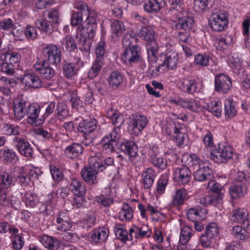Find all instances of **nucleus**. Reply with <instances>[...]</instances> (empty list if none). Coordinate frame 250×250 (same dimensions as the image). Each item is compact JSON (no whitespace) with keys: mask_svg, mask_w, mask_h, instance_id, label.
I'll return each instance as SVG.
<instances>
[{"mask_svg":"<svg viewBox=\"0 0 250 250\" xmlns=\"http://www.w3.org/2000/svg\"><path fill=\"white\" fill-rule=\"evenodd\" d=\"M77 11H74L71 16V23L73 26L82 23L83 17L86 16L85 21L78 28L77 35L78 44L83 45L86 51L90 50L91 39L94 37L97 29V15L93 11L88 10L87 6L82 1L78 2Z\"/></svg>","mask_w":250,"mask_h":250,"instance_id":"f257e3e1","label":"nucleus"},{"mask_svg":"<svg viewBox=\"0 0 250 250\" xmlns=\"http://www.w3.org/2000/svg\"><path fill=\"white\" fill-rule=\"evenodd\" d=\"M27 101L22 96L16 98L13 102V110L15 117L19 120L22 119L25 115L27 116V122L32 126H36L42 125L44 118L40 117L41 107L36 105H29L26 108Z\"/></svg>","mask_w":250,"mask_h":250,"instance_id":"f03ea898","label":"nucleus"},{"mask_svg":"<svg viewBox=\"0 0 250 250\" xmlns=\"http://www.w3.org/2000/svg\"><path fill=\"white\" fill-rule=\"evenodd\" d=\"M125 47L122 60L125 62L135 63L141 59L140 49L137 44V39L130 35H127L123 39Z\"/></svg>","mask_w":250,"mask_h":250,"instance_id":"7ed1b4c3","label":"nucleus"},{"mask_svg":"<svg viewBox=\"0 0 250 250\" xmlns=\"http://www.w3.org/2000/svg\"><path fill=\"white\" fill-rule=\"evenodd\" d=\"M154 31L152 27L144 26L139 32L140 37L146 41V48L148 58L150 61H156V54L158 52V47L154 39Z\"/></svg>","mask_w":250,"mask_h":250,"instance_id":"20e7f679","label":"nucleus"},{"mask_svg":"<svg viewBox=\"0 0 250 250\" xmlns=\"http://www.w3.org/2000/svg\"><path fill=\"white\" fill-rule=\"evenodd\" d=\"M101 166H103V164L97 162V156L91 157L89 167H84L81 171L83 179L90 185L97 183V174Z\"/></svg>","mask_w":250,"mask_h":250,"instance_id":"39448f33","label":"nucleus"},{"mask_svg":"<svg viewBox=\"0 0 250 250\" xmlns=\"http://www.w3.org/2000/svg\"><path fill=\"white\" fill-rule=\"evenodd\" d=\"M210 28L216 32L225 30L228 24V13L224 10H218L212 14L209 19Z\"/></svg>","mask_w":250,"mask_h":250,"instance_id":"423d86ee","label":"nucleus"},{"mask_svg":"<svg viewBox=\"0 0 250 250\" xmlns=\"http://www.w3.org/2000/svg\"><path fill=\"white\" fill-rule=\"evenodd\" d=\"M232 156V149L228 146L223 144H219L218 148L211 153L210 158L217 163L226 162Z\"/></svg>","mask_w":250,"mask_h":250,"instance_id":"0eeeda50","label":"nucleus"},{"mask_svg":"<svg viewBox=\"0 0 250 250\" xmlns=\"http://www.w3.org/2000/svg\"><path fill=\"white\" fill-rule=\"evenodd\" d=\"M215 90L220 93H227L232 87L230 77L224 74L217 75L215 78Z\"/></svg>","mask_w":250,"mask_h":250,"instance_id":"6e6552de","label":"nucleus"},{"mask_svg":"<svg viewBox=\"0 0 250 250\" xmlns=\"http://www.w3.org/2000/svg\"><path fill=\"white\" fill-rule=\"evenodd\" d=\"M15 147L19 153L26 157H32L33 149L29 143L24 138L15 137L13 139Z\"/></svg>","mask_w":250,"mask_h":250,"instance_id":"1a4fd4ad","label":"nucleus"},{"mask_svg":"<svg viewBox=\"0 0 250 250\" xmlns=\"http://www.w3.org/2000/svg\"><path fill=\"white\" fill-rule=\"evenodd\" d=\"M44 51L50 64L57 65L61 62V52L56 45L52 44L47 45L44 48Z\"/></svg>","mask_w":250,"mask_h":250,"instance_id":"9d476101","label":"nucleus"},{"mask_svg":"<svg viewBox=\"0 0 250 250\" xmlns=\"http://www.w3.org/2000/svg\"><path fill=\"white\" fill-rule=\"evenodd\" d=\"M97 122L93 118L83 120L79 123L77 129L83 136L91 135L97 127Z\"/></svg>","mask_w":250,"mask_h":250,"instance_id":"9b49d317","label":"nucleus"},{"mask_svg":"<svg viewBox=\"0 0 250 250\" xmlns=\"http://www.w3.org/2000/svg\"><path fill=\"white\" fill-rule=\"evenodd\" d=\"M119 129L114 128L112 132L108 135L104 136L102 140L101 144L103 147L109 152L114 150L115 145L117 143L119 136L118 135Z\"/></svg>","mask_w":250,"mask_h":250,"instance_id":"f8f14e48","label":"nucleus"},{"mask_svg":"<svg viewBox=\"0 0 250 250\" xmlns=\"http://www.w3.org/2000/svg\"><path fill=\"white\" fill-rule=\"evenodd\" d=\"M34 68L42 78L48 80H51L55 74L54 69L50 66L44 60L42 62H36L34 64Z\"/></svg>","mask_w":250,"mask_h":250,"instance_id":"ddd939ff","label":"nucleus"},{"mask_svg":"<svg viewBox=\"0 0 250 250\" xmlns=\"http://www.w3.org/2000/svg\"><path fill=\"white\" fill-rule=\"evenodd\" d=\"M21 81L26 86L33 88H40L42 85L40 78L34 73L24 74Z\"/></svg>","mask_w":250,"mask_h":250,"instance_id":"4468645a","label":"nucleus"},{"mask_svg":"<svg viewBox=\"0 0 250 250\" xmlns=\"http://www.w3.org/2000/svg\"><path fill=\"white\" fill-rule=\"evenodd\" d=\"M191 172L189 168L183 166L177 168L174 172V179L179 184L183 185L187 184L191 178Z\"/></svg>","mask_w":250,"mask_h":250,"instance_id":"2eb2a0df","label":"nucleus"},{"mask_svg":"<svg viewBox=\"0 0 250 250\" xmlns=\"http://www.w3.org/2000/svg\"><path fill=\"white\" fill-rule=\"evenodd\" d=\"M194 20L192 17L183 16L179 17L176 21H174L172 27L175 30L187 31L190 29L193 24Z\"/></svg>","mask_w":250,"mask_h":250,"instance_id":"dca6fc26","label":"nucleus"},{"mask_svg":"<svg viewBox=\"0 0 250 250\" xmlns=\"http://www.w3.org/2000/svg\"><path fill=\"white\" fill-rule=\"evenodd\" d=\"M193 176L196 181L203 182L210 180L212 178V170L205 165H202L201 167L194 170Z\"/></svg>","mask_w":250,"mask_h":250,"instance_id":"f3484780","label":"nucleus"},{"mask_svg":"<svg viewBox=\"0 0 250 250\" xmlns=\"http://www.w3.org/2000/svg\"><path fill=\"white\" fill-rule=\"evenodd\" d=\"M147 123L146 118L141 115H133L131 121L132 129L135 133L141 132L146 127Z\"/></svg>","mask_w":250,"mask_h":250,"instance_id":"a211bd4d","label":"nucleus"},{"mask_svg":"<svg viewBox=\"0 0 250 250\" xmlns=\"http://www.w3.org/2000/svg\"><path fill=\"white\" fill-rule=\"evenodd\" d=\"M120 147L121 151L129 157H136L137 156L138 146L134 142L126 140L121 144Z\"/></svg>","mask_w":250,"mask_h":250,"instance_id":"6ab92c4d","label":"nucleus"},{"mask_svg":"<svg viewBox=\"0 0 250 250\" xmlns=\"http://www.w3.org/2000/svg\"><path fill=\"white\" fill-rule=\"evenodd\" d=\"M231 219L232 221L237 223L244 224L246 223V225L248 226L249 225L248 212L244 208L234 210Z\"/></svg>","mask_w":250,"mask_h":250,"instance_id":"aec40b11","label":"nucleus"},{"mask_svg":"<svg viewBox=\"0 0 250 250\" xmlns=\"http://www.w3.org/2000/svg\"><path fill=\"white\" fill-rule=\"evenodd\" d=\"M178 60V55L175 52L167 53L165 56L164 61L161 64H159L157 70L159 71V69L162 66H166L169 69H174L176 67Z\"/></svg>","mask_w":250,"mask_h":250,"instance_id":"412c9836","label":"nucleus"},{"mask_svg":"<svg viewBox=\"0 0 250 250\" xmlns=\"http://www.w3.org/2000/svg\"><path fill=\"white\" fill-rule=\"evenodd\" d=\"M165 4V0H148L144 5V8L147 13H156L164 8Z\"/></svg>","mask_w":250,"mask_h":250,"instance_id":"4be33fe9","label":"nucleus"},{"mask_svg":"<svg viewBox=\"0 0 250 250\" xmlns=\"http://www.w3.org/2000/svg\"><path fill=\"white\" fill-rule=\"evenodd\" d=\"M114 230L116 237L123 243H125L127 241L132 240V235L130 236L127 230L120 224H116L114 227Z\"/></svg>","mask_w":250,"mask_h":250,"instance_id":"5701e85b","label":"nucleus"},{"mask_svg":"<svg viewBox=\"0 0 250 250\" xmlns=\"http://www.w3.org/2000/svg\"><path fill=\"white\" fill-rule=\"evenodd\" d=\"M83 150V147L80 144L73 143L65 148L64 154L67 157L74 159L81 154Z\"/></svg>","mask_w":250,"mask_h":250,"instance_id":"b1692460","label":"nucleus"},{"mask_svg":"<svg viewBox=\"0 0 250 250\" xmlns=\"http://www.w3.org/2000/svg\"><path fill=\"white\" fill-rule=\"evenodd\" d=\"M108 236V232L105 228H99L95 229L90 236V241L93 243L104 242Z\"/></svg>","mask_w":250,"mask_h":250,"instance_id":"393cba45","label":"nucleus"},{"mask_svg":"<svg viewBox=\"0 0 250 250\" xmlns=\"http://www.w3.org/2000/svg\"><path fill=\"white\" fill-rule=\"evenodd\" d=\"M22 200L25 203L27 207L33 208L38 206H42V211L45 209V207L43 205L42 203L39 201L37 196L34 193L31 192L25 193L22 197ZM39 210L42 211L41 209Z\"/></svg>","mask_w":250,"mask_h":250,"instance_id":"a878e982","label":"nucleus"},{"mask_svg":"<svg viewBox=\"0 0 250 250\" xmlns=\"http://www.w3.org/2000/svg\"><path fill=\"white\" fill-rule=\"evenodd\" d=\"M208 187L209 188L212 192L216 194V197H215V196L213 197H214L215 203L219 202L222 199L223 194L225 192V190L223 186L214 181H210L208 183Z\"/></svg>","mask_w":250,"mask_h":250,"instance_id":"bb28decb","label":"nucleus"},{"mask_svg":"<svg viewBox=\"0 0 250 250\" xmlns=\"http://www.w3.org/2000/svg\"><path fill=\"white\" fill-rule=\"evenodd\" d=\"M111 30L112 35L116 37L122 36L126 30L123 22L119 20H110Z\"/></svg>","mask_w":250,"mask_h":250,"instance_id":"cd10ccee","label":"nucleus"},{"mask_svg":"<svg viewBox=\"0 0 250 250\" xmlns=\"http://www.w3.org/2000/svg\"><path fill=\"white\" fill-rule=\"evenodd\" d=\"M62 44L64 46L65 49L69 51H73L77 47H79L82 51L87 52L84 49L83 45L79 46L78 44V40L77 36L76 37V41L70 36H67L64 38L62 40Z\"/></svg>","mask_w":250,"mask_h":250,"instance_id":"c85d7f7f","label":"nucleus"},{"mask_svg":"<svg viewBox=\"0 0 250 250\" xmlns=\"http://www.w3.org/2000/svg\"><path fill=\"white\" fill-rule=\"evenodd\" d=\"M71 187L74 194L78 198H81L82 201L86 192L84 184L77 179H74L72 180Z\"/></svg>","mask_w":250,"mask_h":250,"instance_id":"c756f323","label":"nucleus"},{"mask_svg":"<svg viewBox=\"0 0 250 250\" xmlns=\"http://www.w3.org/2000/svg\"><path fill=\"white\" fill-rule=\"evenodd\" d=\"M156 176L155 171L152 168H148L142 174L143 185L146 189H149L153 184Z\"/></svg>","mask_w":250,"mask_h":250,"instance_id":"7c9ffc66","label":"nucleus"},{"mask_svg":"<svg viewBox=\"0 0 250 250\" xmlns=\"http://www.w3.org/2000/svg\"><path fill=\"white\" fill-rule=\"evenodd\" d=\"M229 195L233 199H237L244 196L246 193V187L242 183L232 185L229 189Z\"/></svg>","mask_w":250,"mask_h":250,"instance_id":"2f4dec72","label":"nucleus"},{"mask_svg":"<svg viewBox=\"0 0 250 250\" xmlns=\"http://www.w3.org/2000/svg\"><path fill=\"white\" fill-rule=\"evenodd\" d=\"M79 68V61L76 63L65 62L62 67L64 75L68 78L76 75Z\"/></svg>","mask_w":250,"mask_h":250,"instance_id":"473e14b6","label":"nucleus"},{"mask_svg":"<svg viewBox=\"0 0 250 250\" xmlns=\"http://www.w3.org/2000/svg\"><path fill=\"white\" fill-rule=\"evenodd\" d=\"M129 232H130V236L132 233H135V238L136 239L149 237L151 234V230L147 226H143L142 228H138L136 226L131 228L129 229Z\"/></svg>","mask_w":250,"mask_h":250,"instance_id":"72a5a7b5","label":"nucleus"},{"mask_svg":"<svg viewBox=\"0 0 250 250\" xmlns=\"http://www.w3.org/2000/svg\"><path fill=\"white\" fill-rule=\"evenodd\" d=\"M123 80V76L120 72L113 71L110 74L108 82L109 86L112 89H117L121 84Z\"/></svg>","mask_w":250,"mask_h":250,"instance_id":"f704fd0d","label":"nucleus"},{"mask_svg":"<svg viewBox=\"0 0 250 250\" xmlns=\"http://www.w3.org/2000/svg\"><path fill=\"white\" fill-rule=\"evenodd\" d=\"M179 104L183 107L188 108L194 112H199L201 110V106L198 101L190 99L188 100H180Z\"/></svg>","mask_w":250,"mask_h":250,"instance_id":"c9c22d12","label":"nucleus"},{"mask_svg":"<svg viewBox=\"0 0 250 250\" xmlns=\"http://www.w3.org/2000/svg\"><path fill=\"white\" fill-rule=\"evenodd\" d=\"M236 103L232 99H228L225 102L226 117L230 119L236 114Z\"/></svg>","mask_w":250,"mask_h":250,"instance_id":"e433bc0d","label":"nucleus"},{"mask_svg":"<svg viewBox=\"0 0 250 250\" xmlns=\"http://www.w3.org/2000/svg\"><path fill=\"white\" fill-rule=\"evenodd\" d=\"M213 2V0H195L193 8L196 12L204 11L211 7Z\"/></svg>","mask_w":250,"mask_h":250,"instance_id":"4c0bfd02","label":"nucleus"},{"mask_svg":"<svg viewBox=\"0 0 250 250\" xmlns=\"http://www.w3.org/2000/svg\"><path fill=\"white\" fill-rule=\"evenodd\" d=\"M1 58L4 61L14 65L19 62L21 59L20 55L16 52L3 53L1 55Z\"/></svg>","mask_w":250,"mask_h":250,"instance_id":"58836bf2","label":"nucleus"},{"mask_svg":"<svg viewBox=\"0 0 250 250\" xmlns=\"http://www.w3.org/2000/svg\"><path fill=\"white\" fill-rule=\"evenodd\" d=\"M41 242L45 247L51 250H55L59 247V242L57 240L48 235H43L41 239Z\"/></svg>","mask_w":250,"mask_h":250,"instance_id":"ea45409f","label":"nucleus"},{"mask_svg":"<svg viewBox=\"0 0 250 250\" xmlns=\"http://www.w3.org/2000/svg\"><path fill=\"white\" fill-rule=\"evenodd\" d=\"M104 64L99 60H95L88 73V77L90 79H93L98 76Z\"/></svg>","mask_w":250,"mask_h":250,"instance_id":"a19ab883","label":"nucleus"},{"mask_svg":"<svg viewBox=\"0 0 250 250\" xmlns=\"http://www.w3.org/2000/svg\"><path fill=\"white\" fill-rule=\"evenodd\" d=\"M13 177L8 173L2 172L0 175V188L7 189L11 187L13 183Z\"/></svg>","mask_w":250,"mask_h":250,"instance_id":"79ce46f5","label":"nucleus"},{"mask_svg":"<svg viewBox=\"0 0 250 250\" xmlns=\"http://www.w3.org/2000/svg\"><path fill=\"white\" fill-rule=\"evenodd\" d=\"M133 217V210L128 204L124 203L121 211L119 212V217L121 220L125 219L129 221Z\"/></svg>","mask_w":250,"mask_h":250,"instance_id":"37998d69","label":"nucleus"},{"mask_svg":"<svg viewBox=\"0 0 250 250\" xmlns=\"http://www.w3.org/2000/svg\"><path fill=\"white\" fill-rule=\"evenodd\" d=\"M35 24L38 28L48 33H51L53 31L54 27L53 25L49 23L46 20L42 19L37 20Z\"/></svg>","mask_w":250,"mask_h":250,"instance_id":"c03bdc74","label":"nucleus"},{"mask_svg":"<svg viewBox=\"0 0 250 250\" xmlns=\"http://www.w3.org/2000/svg\"><path fill=\"white\" fill-rule=\"evenodd\" d=\"M193 230L188 226H184L181 229L180 236V243L186 245L189 240Z\"/></svg>","mask_w":250,"mask_h":250,"instance_id":"a18cd8bd","label":"nucleus"},{"mask_svg":"<svg viewBox=\"0 0 250 250\" xmlns=\"http://www.w3.org/2000/svg\"><path fill=\"white\" fill-rule=\"evenodd\" d=\"M150 162L154 166L162 169H165L167 166V160L161 157H159L156 154H152L150 157Z\"/></svg>","mask_w":250,"mask_h":250,"instance_id":"49530a36","label":"nucleus"},{"mask_svg":"<svg viewBox=\"0 0 250 250\" xmlns=\"http://www.w3.org/2000/svg\"><path fill=\"white\" fill-rule=\"evenodd\" d=\"M182 127H179L174 136L175 142L178 146H181L184 145L185 142H187L188 136L185 133Z\"/></svg>","mask_w":250,"mask_h":250,"instance_id":"de8ad7c7","label":"nucleus"},{"mask_svg":"<svg viewBox=\"0 0 250 250\" xmlns=\"http://www.w3.org/2000/svg\"><path fill=\"white\" fill-rule=\"evenodd\" d=\"M232 234L240 240H245L247 238V231L239 226H234L232 228Z\"/></svg>","mask_w":250,"mask_h":250,"instance_id":"09e8293b","label":"nucleus"},{"mask_svg":"<svg viewBox=\"0 0 250 250\" xmlns=\"http://www.w3.org/2000/svg\"><path fill=\"white\" fill-rule=\"evenodd\" d=\"M47 21L53 25V27L54 25H57L59 24V14L58 11L53 9L47 12V18L46 19Z\"/></svg>","mask_w":250,"mask_h":250,"instance_id":"8fccbe9b","label":"nucleus"},{"mask_svg":"<svg viewBox=\"0 0 250 250\" xmlns=\"http://www.w3.org/2000/svg\"><path fill=\"white\" fill-rule=\"evenodd\" d=\"M207 235V237L213 238L219 233V229L216 223H210L206 227V232L205 233Z\"/></svg>","mask_w":250,"mask_h":250,"instance_id":"3c124183","label":"nucleus"},{"mask_svg":"<svg viewBox=\"0 0 250 250\" xmlns=\"http://www.w3.org/2000/svg\"><path fill=\"white\" fill-rule=\"evenodd\" d=\"M15 27L12 20L10 18L0 21V28L2 30L8 31L13 33Z\"/></svg>","mask_w":250,"mask_h":250,"instance_id":"603ef678","label":"nucleus"},{"mask_svg":"<svg viewBox=\"0 0 250 250\" xmlns=\"http://www.w3.org/2000/svg\"><path fill=\"white\" fill-rule=\"evenodd\" d=\"M57 117L59 119H63L68 115L66 105L63 103H59L56 108Z\"/></svg>","mask_w":250,"mask_h":250,"instance_id":"864d4df0","label":"nucleus"},{"mask_svg":"<svg viewBox=\"0 0 250 250\" xmlns=\"http://www.w3.org/2000/svg\"><path fill=\"white\" fill-rule=\"evenodd\" d=\"M186 197V190L184 188L178 190L174 197L173 204L180 205L183 204Z\"/></svg>","mask_w":250,"mask_h":250,"instance_id":"5fc2aeb1","label":"nucleus"},{"mask_svg":"<svg viewBox=\"0 0 250 250\" xmlns=\"http://www.w3.org/2000/svg\"><path fill=\"white\" fill-rule=\"evenodd\" d=\"M50 172L53 179L56 183L60 182L63 180L64 177L63 174L59 168L55 166L52 167V166H51Z\"/></svg>","mask_w":250,"mask_h":250,"instance_id":"6e6d98bb","label":"nucleus"},{"mask_svg":"<svg viewBox=\"0 0 250 250\" xmlns=\"http://www.w3.org/2000/svg\"><path fill=\"white\" fill-rule=\"evenodd\" d=\"M24 243L23 238L21 234L15 235L12 240V245L13 248L16 250H21Z\"/></svg>","mask_w":250,"mask_h":250,"instance_id":"4d7b16f0","label":"nucleus"},{"mask_svg":"<svg viewBox=\"0 0 250 250\" xmlns=\"http://www.w3.org/2000/svg\"><path fill=\"white\" fill-rule=\"evenodd\" d=\"M14 66L5 61L0 64V71L9 75H12L15 72Z\"/></svg>","mask_w":250,"mask_h":250,"instance_id":"13d9d810","label":"nucleus"},{"mask_svg":"<svg viewBox=\"0 0 250 250\" xmlns=\"http://www.w3.org/2000/svg\"><path fill=\"white\" fill-rule=\"evenodd\" d=\"M208 110L211 112L213 115L217 117L221 115V106L218 104V103L211 102L210 104L208 105Z\"/></svg>","mask_w":250,"mask_h":250,"instance_id":"bf43d9fd","label":"nucleus"},{"mask_svg":"<svg viewBox=\"0 0 250 250\" xmlns=\"http://www.w3.org/2000/svg\"><path fill=\"white\" fill-rule=\"evenodd\" d=\"M200 215V211L197 207L191 208L187 212V217L188 220L194 221Z\"/></svg>","mask_w":250,"mask_h":250,"instance_id":"052dcab7","label":"nucleus"},{"mask_svg":"<svg viewBox=\"0 0 250 250\" xmlns=\"http://www.w3.org/2000/svg\"><path fill=\"white\" fill-rule=\"evenodd\" d=\"M105 42H100L96 50V60H99L102 62H103V57L105 53Z\"/></svg>","mask_w":250,"mask_h":250,"instance_id":"680f3d73","label":"nucleus"},{"mask_svg":"<svg viewBox=\"0 0 250 250\" xmlns=\"http://www.w3.org/2000/svg\"><path fill=\"white\" fill-rule=\"evenodd\" d=\"M209 58L207 56L201 54L197 55L195 57V62L202 66H207L208 64Z\"/></svg>","mask_w":250,"mask_h":250,"instance_id":"e2e57ef3","label":"nucleus"},{"mask_svg":"<svg viewBox=\"0 0 250 250\" xmlns=\"http://www.w3.org/2000/svg\"><path fill=\"white\" fill-rule=\"evenodd\" d=\"M3 160L7 162H12L16 157V154L13 152H11L8 149L2 150Z\"/></svg>","mask_w":250,"mask_h":250,"instance_id":"0e129e2a","label":"nucleus"},{"mask_svg":"<svg viewBox=\"0 0 250 250\" xmlns=\"http://www.w3.org/2000/svg\"><path fill=\"white\" fill-rule=\"evenodd\" d=\"M24 32L26 37L29 39L33 40L37 38V30L33 26L27 25L25 28Z\"/></svg>","mask_w":250,"mask_h":250,"instance_id":"69168bd1","label":"nucleus"},{"mask_svg":"<svg viewBox=\"0 0 250 250\" xmlns=\"http://www.w3.org/2000/svg\"><path fill=\"white\" fill-rule=\"evenodd\" d=\"M185 87L186 88L187 92L193 94L197 90V83L195 81H188Z\"/></svg>","mask_w":250,"mask_h":250,"instance_id":"338daca9","label":"nucleus"},{"mask_svg":"<svg viewBox=\"0 0 250 250\" xmlns=\"http://www.w3.org/2000/svg\"><path fill=\"white\" fill-rule=\"evenodd\" d=\"M191 159V165L194 170H196L201 167L202 165H205L202 163L199 158H198L195 154H192L190 156Z\"/></svg>","mask_w":250,"mask_h":250,"instance_id":"774afa93","label":"nucleus"}]
</instances>
